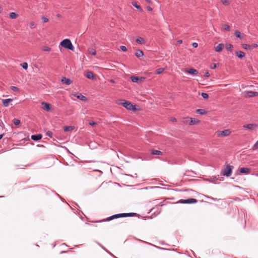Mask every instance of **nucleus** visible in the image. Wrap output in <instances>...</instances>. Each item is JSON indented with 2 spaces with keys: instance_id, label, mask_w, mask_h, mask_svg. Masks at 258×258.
<instances>
[{
  "instance_id": "1",
  "label": "nucleus",
  "mask_w": 258,
  "mask_h": 258,
  "mask_svg": "<svg viewBox=\"0 0 258 258\" xmlns=\"http://www.w3.org/2000/svg\"><path fill=\"white\" fill-rule=\"evenodd\" d=\"M119 104L122 105L126 109L133 111H136L138 110L137 108L138 107L137 105H133L130 102L124 100H120L118 103Z\"/></svg>"
},
{
  "instance_id": "2",
  "label": "nucleus",
  "mask_w": 258,
  "mask_h": 258,
  "mask_svg": "<svg viewBox=\"0 0 258 258\" xmlns=\"http://www.w3.org/2000/svg\"><path fill=\"white\" fill-rule=\"evenodd\" d=\"M60 45L61 46L65 48L68 49L73 50L74 46L71 41V40L69 39H65L63 40L60 42Z\"/></svg>"
},
{
  "instance_id": "3",
  "label": "nucleus",
  "mask_w": 258,
  "mask_h": 258,
  "mask_svg": "<svg viewBox=\"0 0 258 258\" xmlns=\"http://www.w3.org/2000/svg\"><path fill=\"white\" fill-rule=\"evenodd\" d=\"M233 168V166L227 165L226 168L222 171V174L227 177H229L232 173Z\"/></svg>"
},
{
  "instance_id": "4",
  "label": "nucleus",
  "mask_w": 258,
  "mask_h": 258,
  "mask_svg": "<svg viewBox=\"0 0 258 258\" xmlns=\"http://www.w3.org/2000/svg\"><path fill=\"white\" fill-rule=\"evenodd\" d=\"M124 214H123L122 213L115 214V215H113L110 217H108L107 218L104 219L102 220H100V221H98V222L109 221L112 220L114 219L124 217Z\"/></svg>"
},
{
  "instance_id": "5",
  "label": "nucleus",
  "mask_w": 258,
  "mask_h": 258,
  "mask_svg": "<svg viewBox=\"0 0 258 258\" xmlns=\"http://www.w3.org/2000/svg\"><path fill=\"white\" fill-rule=\"evenodd\" d=\"M179 202L181 204H195L198 201L195 199L190 198L187 200H180Z\"/></svg>"
},
{
  "instance_id": "6",
  "label": "nucleus",
  "mask_w": 258,
  "mask_h": 258,
  "mask_svg": "<svg viewBox=\"0 0 258 258\" xmlns=\"http://www.w3.org/2000/svg\"><path fill=\"white\" fill-rule=\"evenodd\" d=\"M231 133L229 130H224V131H221L218 133V137H224L228 136Z\"/></svg>"
},
{
  "instance_id": "7",
  "label": "nucleus",
  "mask_w": 258,
  "mask_h": 258,
  "mask_svg": "<svg viewBox=\"0 0 258 258\" xmlns=\"http://www.w3.org/2000/svg\"><path fill=\"white\" fill-rule=\"evenodd\" d=\"M185 119V122L188 123L189 125L195 124L199 122L198 119L191 117H187Z\"/></svg>"
},
{
  "instance_id": "8",
  "label": "nucleus",
  "mask_w": 258,
  "mask_h": 258,
  "mask_svg": "<svg viewBox=\"0 0 258 258\" xmlns=\"http://www.w3.org/2000/svg\"><path fill=\"white\" fill-rule=\"evenodd\" d=\"M243 127L244 128H247L248 130H255L257 127V125L256 124H244Z\"/></svg>"
},
{
  "instance_id": "9",
  "label": "nucleus",
  "mask_w": 258,
  "mask_h": 258,
  "mask_svg": "<svg viewBox=\"0 0 258 258\" xmlns=\"http://www.w3.org/2000/svg\"><path fill=\"white\" fill-rule=\"evenodd\" d=\"M73 95L81 101H85L87 100V98L85 96L83 95L81 93H77L76 94H73Z\"/></svg>"
},
{
  "instance_id": "10",
  "label": "nucleus",
  "mask_w": 258,
  "mask_h": 258,
  "mask_svg": "<svg viewBox=\"0 0 258 258\" xmlns=\"http://www.w3.org/2000/svg\"><path fill=\"white\" fill-rule=\"evenodd\" d=\"M13 101V99L11 98H8L6 99H2V102L3 106L4 107H8L10 102Z\"/></svg>"
},
{
  "instance_id": "11",
  "label": "nucleus",
  "mask_w": 258,
  "mask_h": 258,
  "mask_svg": "<svg viewBox=\"0 0 258 258\" xmlns=\"http://www.w3.org/2000/svg\"><path fill=\"white\" fill-rule=\"evenodd\" d=\"M42 136L41 134L33 135L31 136V139L37 141L41 139Z\"/></svg>"
},
{
  "instance_id": "12",
  "label": "nucleus",
  "mask_w": 258,
  "mask_h": 258,
  "mask_svg": "<svg viewBox=\"0 0 258 258\" xmlns=\"http://www.w3.org/2000/svg\"><path fill=\"white\" fill-rule=\"evenodd\" d=\"M186 72L193 75H197L199 73L198 71L195 69H189L186 71Z\"/></svg>"
},
{
  "instance_id": "13",
  "label": "nucleus",
  "mask_w": 258,
  "mask_h": 258,
  "mask_svg": "<svg viewBox=\"0 0 258 258\" xmlns=\"http://www.w3.org/2000/svg\"><path fill=\"white\" fill-rule=\"evenodd\" d=\"M42 104L43 105V109L44 110H46L47 111H49V110H50L51 106L50 104L43 102L42 103Z\"/></svg>"
},
{
  "instance_id": "14",
  "label": "nucleus",
  "mask_w": 258,
  "mask_h": 258,
  "mask_svg": "<svg viewBox=\"0 0 258 258\" xmlns=\"http://www.w3.org/2000/svg\"><path fill=\"white\" fill-rule=\"evenodd\" d=\"M234 35H235V36L240 39H242L244 37V34H243V33H241L239 31H235L234 32Z\"/></svg>"
},
{
  "instance_id": "15",
  "label": "nucleus",
  "mask_w": 258,
  "mask_h": 258,
  "mask_svg": "<svg viewBox=\"0 0 258 258\" xmlns=\"http://www.w3.org/2000/svg\"><path fill=\"white\" fill-rule=\"evenodd\" d=\"M61 82L66 85H70L72 83L71 80L70 79L66 78V77H63L61 79Z\"/></svg>"
},
{
  "instance_id": "16",
  "label": "nucleus",
  "mask_w": 258,
  "mask_h": 258,
  "mask_svg": "<svg viewBox=\"0 0 258 258\" xmlns=\"http://www.w3.org/2000/svg\"><path fill=\"white\" fill-rule=\"evenodd\" d=\"M250 169L249 168H241L240 169V172L241 173L247 174H248Z\"/></svg>"
},
{
  "instance_id": "17",
  "label": "nucleus",
  "mask_w": 258,
  "mask_h": 258,
  "mask_svg": "<svg viewBox=\"0 0 258 258\" xmlns=\"http://www.w3.org/2000/svg\"><path fill=\"white\" fill-rule=\"evenodd\" d=\"M224 48V45L222 43L219 44L216 47L215 50L216 52H220Z\"/></svg>"
},
{
  "instance_id": "18",
  "label": "nucleus",
  "mask_w": 258,
  "mask_h": 258,
  "mask_svg": "<svg viewBox=\"0 0 258 258\" xmlns=\"http://www.w3.org/2000/svg\"><path fill=\"white\" fill-rule=\"evenodd\" d=\"M244 95L245 97H252L253 96V91H247L244 92Z\"/></svg>"
},
{
  "instance_id": "19",
  "label": "nucleus",
  "mask_w": 258,
  "mask_h": 258,
  "mask_svg": "<svg viewBox=\"0 0 258 258\" xmlns=\"http://www.w3.org/2000/svg\"><path fill=\"white\" fill-rule=\"evenodd\" d=\"M132 5L134 7H135L137 9H138L140 12L143 11V9L142 8V7L140 5H138L136 1H133L132 2Z\"/></svg>"
},
{
  "instance_id": "20",
  "label": "nucleus",
  "mask_w": 258,
  "mask_h": 258,
  "mask_svg": "<svg viewBox=\"0 0 258 258\" xmlns=\"http://www.w3.org/2000/svg\"><path fill=\"white\" fill-rule=\"evenodd\" d=\"M86 77L88 79H94L95 78V76L93 74V73L92 72H87L86 74Z\"/></svg>"
},
{
  "instance_id": "21",
  "label": "nucleus",
  "mask_w": 258,
  "mask_h": 258,
  "mask_svg": "<svg viewBox=\"0 0 258 258\" xmlns=\"http://www.w3.org/2000/svg\"><path fill=\"white\" fill-rule=\"evenodd\" d=\"M235 54L236 56L239 58H242L245 56V53L242 51H236Z\"/></svg>"
},
{
  "instance_id": "22",
  "label": "nucleus",
  "mask_w": 258,
  "mask_h": 258,
  "mask_svg": "<svg viewBox=\"0 0 258 258\" xmlns=\"http://www.w3.org/2000/svg\"><path fill=\"white\" fill-rule=\"evenodd\" d=\"M143 55H144V53H143V51L140 49L137 50V51L135 53V55L137 57H141V56H143Z\"/></svg>"
},
{
  "instance_id": "23",
  "label": "nucleus",
  "mask_w": 258,
  "mask_h": 258,
  "mask_svg": "<svg viewBox=\"0 0 258 258\" xmlns=\"http://www.w3.org/2000/svg\"><path fill=\"white\" fill-rule=\"evenodd\" d=\"M74 126H65L63 127V130L64 132L72 131L75 129Z\"/></svg>"
},
{
  "instance_id": "24",
  "label": "nucleus",
  "mask_w": 258,
  "mask_h": 258,
  "mask_svg": "<svg viewBox=\"0 0 258 258\" xmlns=\"http://www.w3.org/2000/svg\"><path fill=\"white\" fill-rule=\"evenodd\" d=\"M152 155H162V152L159 150H152L151 152Z\"/></svg>"
},
{
  "instance_id": "25",
  "label": "nucleus",
  "mask_w": 258,
  "mask_h": 258,
  "mask_svg": "<svg viewBox=\"0 0 258 258\" xmlns=\"http://www.w3.org/2000/svg\"><path fill=\"white\" fill-rule=\"evenodd\" d=\"M136 41L140 44H143L145 43V40L144 39V38H143L142 37H138L136 40Z\"/></svg>"
},
{
  "instance_id": "26",
  "label": "nucleus",
  "mask_w": 258,
  "mask_h": 258,
  "mask_svg": "<svg viewBox=\"0 0 258 258\" xmlns=\"http://www.w3.org/2000/svg\"><path fill=\"white\" fill-rule=\"evenodd\" d=\"M88 51L89 54L93 55H95L96 54V51L95 49L93 48H89L88 49Z\"/></svg>"
},
{
  "instance_id": "27",
  "label": "nucleus",
  "mask_w": 258,
  "mask_h": 258,
  "mask_svg": "<svg viewBox=\"0 0 258 258\" xmlns=\"http://www.w3.org/2000/svg\"><path fill=\"white\" fill-rule=\"evenodd\" d=\"M196 112L198 114H200V115H204V114H206L207 113V112L205 111V110L203 109H197L196 110Z\"/></svg>"
},
{
  "instance_id": "28",
  "label": "nucleus",
  "mask_w": 258,
  "mask_h": 258,
  "mask_svg": "<svg viewBox=\"0 0 258 258\" xmlns=\"http://www.w3.org/2000/svg\"><path fill=\"white\" fill-rule=\"evenodd\" d=\"M9 16L11 19H16L18 17V15L15 12L10 13Z\"/></svg>"
},
{
  "instance_id": "29",
  "label": "nucleus",
  "mask_w": 258,
  "mask_h": 258,
  "mask_svg": "<svg viewBox=\"0 0 258 258\" xmlns=\"http://www.w3.org/2000/svg\"><path fill=\"white\" fill-rule=\"evenodd\" d=\"M130 79L132 82H135V83L138 82V81L139 80V77H137V76H132L130 78Z\"/></svg>"
},
{
  "instance_id": "30",
  "label": "nucleus",
  "mask_w": 258,
  "mask_h": 258,
  "mask_svg": "<svg viewBox=\"0 0 258 258\" xmlns=\"http://www.w3.org/2000/svg\"><path fill=\"white\" fill-rule=\"evenodd\" d=\"M164 69L163 68H159L155 71L156 74H160L163 72Z\"/></svg>"
},
{
  "instance_id": "31",
  "label": "nucleus",
  "mask_w": 258,
  "mask_h": 258,
  "mask_svg": "<svg viewBox=\"0 0 258 258\" xmlns=\"http://www.w3.org/2000/svg\"><path fill=\"white\" fill-rule=\"evenodd\" d=\"M226 48L227 49H228L230 51H231L233 48V45L231 44H226Z\"/></svg>"
},
{
  "instance_id": "32",
  "label": "nucleus",
  "mask_w": 258,
  "mask_h": 258,
  "mask_svg": "<svg viewBox=\"0 0 258 258\" xmlns=\"http://www.w3.org/2000/svg\"><path fill=\"white\" fill-rule=\"evenodd\" d=\"M242 46V47L246 50L250 49L251 48L250 46L247 44H243Z\"/></svg>"
},
{
  "instance_id": "33",
  "label": "nucleus",
  "mask_w": 258,
  "mask_h": 258,
  "mask_svg": "<svg viewBox=\"0 0 258 258\" xmlns=\"http://www.w3.org/2000/svg\"><path fill=\"white\" fill-rule=\"evenodd\" d=\"M20 65L25 70H27L28 69V63L26 62L22 63Z\"/></svg>"
},
{
  "instance_id": "34",
  "label": "nucleus",
  "mask_w": 258,
  "mask_h": 258,
  "mask_svg": "<svg viewBox=\"0 0 258 258\" xmlns=\"http://www.w3.org/2000/svg\"><path fill=\"white\" fill-rule=\"evenodd\" d=\"M123 214H125V215H124V217H132L136 214V213H123Z\"/></svg>"
},
{
  "instance_id": "35",
  "label": "nucleus",
  "mask_w": 258,
  "mask_h": 258,
  "mask_svg": "<svg viewBox=\"0 0 258 258\" xmlns=\"http://www.w3.org/2000/svg\"><path fill=\"white\" fill-rule=\"evenodd\" d=\"M13 123H14L15 125H17L20 124V120L18 119H17V118H14L13 119Z\"/></svg>"
},
{
  "instance_id": "36",
  "label": "nucleus",
  "mask_w": 258,
  "mask_h": 258,
  "mask_svg": "<svg viewBox=\"0 0 258 258\" xmlns=\"http://www.w3.org/2000/svg\"><path fill=\"white\" fill-rule=\"evenodd\" d=\"M42 50L45 51H50L51 48L48 46H44L42 48Z\"/></svg>"
},
{
  "instance_id": "37",
  "label": "nucleus",
  "mask_w": 258,
  "mask_h": 258,
  "mask_svg": "<svg viewBox=\"0 0 258 258\" xmlns=\"http://www.w3.org/2000/svg\"><path fill=\"white\" fill-rule=\"evenodd\" d=\"M46 135L50 138H52L53 133L51 131H48L46 132Z\"/></svg>"
},
{
  "instance_id": "38",
  "label": "nucleus",
  "mask_w": 258,
  "mask_h": 258,
  "mask_svg": "<svg viewBox=\"0 0 258 258\" xmlns=\"http://www.w3.org/2000/svg\"><path fill=\"white\" fill-rule=\"evenodd\" d=\"M201 96L204 99H207L209 97L208 94L206 93L203 92L201 94Z\"/></svg>"
},
{
  "instance_id": "39",
  "label": "nucleus",
  "mask_w": 258,
  "mask_h": 258,
  "mask_svg": "<svg viewBox=\"0 0 258 258\" xmlns=\"http://www.w3.org/2000/svg\"><path fill=\"white\" fill-rule=\"evenodd\" d=\"M221 2L225 6H227L229 4V2L228 0H221Z\"/></svg>"
},
{
  "instance_id": "40",
  "label": "nucleus",
  "mask_w": 258,
  "mask_h": 258,
  "mask_svg": "<svg viewBox=\"0 0 258 258\" xmlns=\"http://www.w3.org/2000/svg\"><path fill=\"white\" fill-rule=\"evenodd\" d=\"M42 21L43 23H47L49 21V19L45 17H42Z\"/></svg>"
},
{
  "instance_id": "41",
  "label": "nucleus",
  "mask_w": 258,
  "mask_h": 258,
  "mask_svg": "<svg viewBox=\"0 0 258 258\" xmlns=\"http://www.w3.org/2000/svg\"><path fill=\"white\" fill-rule=\"evenodd\" d=\"M224 28L225 30H227V31H229L230 30V27L228 25V24H225L224 26Z\"/></svg>"
},
{
  "instance_id": "42",
  "label": "nucleus",
  "mask_w": 258,
  "mask_h": 258,
  "mask_svg": "<svg viewBox=\"0 0 258 258\" xmlns=\"http://www.w3.org/2000/svg\"><path fill=\"white\" fill-rule=\"evenodd\" d=\"M11 89L14 91L18 92L19 91V89L16 86H11Z\"/></svg>"
},
{
  "instance_id": "43",
  "label": "nucleus",
  "mask_w": 258,
  "mask_h": 258,
  "mask_svg": "<svg viewBox=\"0 0 258 258\" xmlns=\"http://www.w3.org/2000/svg\"><path fill=\"white\" fill-rule=\"evenodd\" d=\"M120 49L122 51H125L127 49H126V47L125 46H123V45H121L120 46Z\"/></svg>"
},
{
  "instance_id": "44",
  "label": "nucleus",
  "mask_w": 258,
  "mask_h": 258,
  "mask_svg": "<svg viewBox=\"0 0 258 258\" xmlns=\"http://www.w3.org/2000/svg\"><path fill=\"white\" fill-rule=\"evenodd\" d=\"M89 124L91 126H94L96 124V122L94 121L91 120L89 122Z\"/></svg>"
},
{
  "instance_id": "45",
  "label": "nucleus",
  "mask_w": 258,
  "mask_h": 258,
  "mask_svg": "<svg viewBox=\"0 0 258 258\" xmlns=\"http://www.w3.org/2000/svg\"><path fill=\"white\" fill-rule=\"evenodd\" d=\"M217 67V64L216 63H212L211 66L210 67V68L211 69H216Z\"/></svg>"
},
{
  "instance_id": "46",
  "label": "nucleus",
  "mask_w": 258,
  "mask_h": 258,
  "mask_svg": "<svg viewBox=\"0 0 258 258\" xmlns=\"http://www.w3.org/2000/svg\"><path fill=\"white\" fill-rule=\"evenodd\" d=\"M30 27L31 28H33L35 27V23L33 22H32L30 23Z\"/></svg>"
},
{
  "instance_id": "47",
  "label": "nucleus",
  "mask_w": 258,
  "mask_h": 258,
  "mask_svg": "<svg viewBox=\"0 0 258 258\" xmlns=\"http://www.w3.org/2000/svg\"><path fill=\"white\" fill-rule=\"evenodd\" d=\"M258 148V141L256 142L255 144L253 145V148L256 149Z\"/></svg>"
},
{
  "instance_id": "48",
  "label": "nucleus",
  "mask_w": 258,
  "mask_h": 258,
  "mask_svg": "<svg viewBox=\"0 0 258 258\" xmlns=\"http://www.w3.org/2000/svg\"><path fill=\"white\" fill-rule=\"evenodd\" d=\"M210 73L208 72H206L205 73V76L206 77H209L210 76Z\"/></svg>"
},
{
  "instance_id": "49",
  "label": "nucleus",
  "mask_w": 258,
  "mask_h": 258,
  "mask_svg": "<svg viewBox=\"0 0 258 258\" xmlns=\"http://www.w3.org/2000/svg\"><path fill=\"white\" fill-rule=\"evenodd\" d=\"M253 96H258V92L253 91Z\"/></svg>"
},
{
  "instance_id": "50",
  "label": "nucleus",
  "mask_w": 258,
  "mask_h": 258,
  "mask_svg": "<svg viewBox=\"0 0 258 258\" xmlns=\"http://www.w3.org/2000/svg\"><path fill=\"white\" fill-rule=\"evenodd\" d=\"M192 46L195 48L197 47L198 46V43L196 42H194L192 43Z\"/></svg>"
},
{
  "instance_id": "51",
  "label": "nucleus",
  "mask_w": 258,
  "mask_h": 258,
  "mask_svg": "<svg viewBox=\"0 0 258 258\" xmlns=\"http://www.w3.org/2000/svg\"><path fill=\"white\" fill-rule=\"evenodd\" d=\"M99 245H100V246H101V247L103 249H104L106 251H107V252H109L108 251V250H107V249H106V248H105L103 245H102L101 244H99Z\"/></svg>"
},
{
  "instance_id": "52",
  "label": "nucleus",
  "mask_w": 258,
  "mask_h": 258,
  "mask_svg": "<svg viewBox=\"0 0 258 258\" xmlns=\"http://www.w3.org/2000/svg\"><path fill=\"white\" fill-rule=\"evenodd\" d=\"M254 48H255V47H257V44H256V43H253L251 45Z\"/></svg>"
},
{
  "instance_id": "53",
  "label": "nucleus",
  "mask_w": 258,
  "mask_h": 258,
  "mask_svg": "<svg viewBox=\"0 0 258 258\" xmlns=\"http://www.w3.org/2000/svg\"><path fill=\"white\" fill-rule=\"evenodd\" d=\"M147 10L149 11H152V8H151L150 7H147Z\"/></svg>"
},
{
  "instance_id": "54",
  "label": "nucleus",
  "mask_w": 258,
  "mask_h": 258,
  "mask_svg": "<svg viewBox=\"0 0 258 258\" xmlns=\"http://www.w3.org/2000/svg\"><path fill=\"white\" fill-rule=\"evenodd\" d=\"M145 1L148 4L151 3V0H145Z\"/></svg>"
},
{
  "instance_id": "55",
  "label": "nucleus",
  "mask_w": 258,
  "mask_h": 258,
  "mask_svg": "<svg viewBox=\"0 0 258 258\" xmlns=\"http://www.w3.org/2000/svg\"><path fill=\"white\" fill-rule=\"evenodd\" d=\"M3 136H4V135H3V134H1V135H0V140H1V139H2L3 138Z\"/></svg>"
},
{
  "instance_id": "56",
  "label": "nucleus",
  "mask_w": 258,
  "mask_h": 258,
  "mask_svg": "<svg viewBox=\"0 0 258 258\" xmlns=\"http://www.w3.org/2000/svg\"><path fill=\"white\" fill-rule=\"evenodd\" d=\"M178 42L179 43H182V40H179Z\"/></svg>"
},
{
  "instance_id": "57",
  "label": "nucleus",
  "mask_w": 258,
  "mask_h": 258,
  "mask_svg": "<svg viewBox=\"0 0 258 258\" xmlns=\"http://www.w3.org/2000/svg\"><path fill=\"white\" fill-rule=\"evenodd\" d=\"M172 120H173V121H176V119L175 118H173Z\"/></svg>"
},
{
  "instance_id": "58",
  "label": "nucleus",
  "mask_w": 258,
  "mask_h": 258,
  "mask_svg": "<svg viewBox=\"0 0 258 258\" xmlns=\"http://www.w3.org/2000/svg\"><path fill=\"white\" fill-rule=\"evenodd\" d=\"M111 81V82H114V81L112 80Z\"/></svg>"
}]
</instances>
